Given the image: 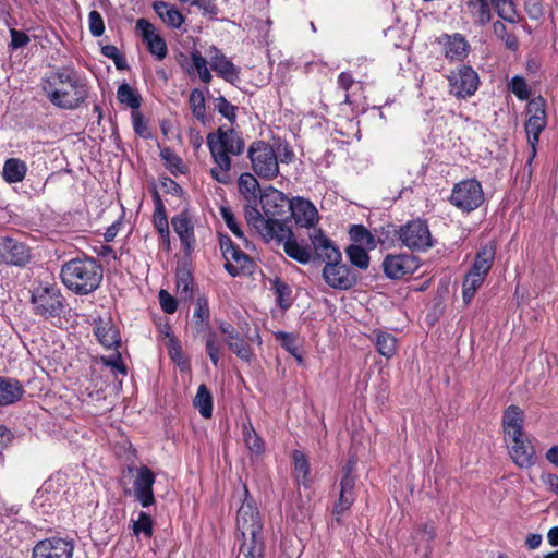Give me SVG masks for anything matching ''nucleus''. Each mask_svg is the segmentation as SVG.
<instances>
[{
    "label": "nucleus",
    "instance_id": "nucleus-38",
    "mask_svg": "<svg viewBox=\"0 0 558 558\" xmlns=\"http://www.w3.org/2000/svg\"><path fill=\"white\" fill-rule=\"evenodd\" d=\"M243 440L252 454L259 456L265 451V444L262 437L256 433L251 422L242 426Z\"/></svg>",
    "mask_w": 558,
    "mask_h": 558
},
{
    "label": "nucleus",
    "instance_id": "nucleus-41",
    "mask_svg": "<svg viewBox=\"0 0 558 558\" xmlns=\"http://www.w3.org/2000/svg\"><path fill=\"white\" fill-rule=\"evenodd\" d=\"M350 239L355 245L364 246L367 250L376 248V240L371 231L363 225H353L349 231Z\"/></svg>",
    "mask_w": 558,
    "mask_h": 558
},
{
    "label": "nucleus",
    "instance_id": "nucleus-62",
    "mask_svg": "<svg viewBox=\"0 0 558 558\" xmlns=\"http://www.w3.org/2000/svg\"><path fill=\"white\" fill-rule=\"evenodd\" d=\"M11 43L10 47L15 50L26 46L29 43V37L22 31L15 28L10 29Z\"/></svg>",
    "mask_w": 558,
    "mask_h": 558
},
{
    "label": "nucleus",
    "instance_id": "nucleus-31",
    "mask_svg": "<svg viewBox=\"0 0 558 558\" xmlns=\"http://www.w3.org/2000/svg\"><path fill=\"white\" fill-rule=\"evenodd\" d=\"M153 8L161 21L172 28H180L184 22L182 13L172 4L155 1Z\"/></svg>",
    "mask_w": 558,
    "mask_h": 558
},
{
    "label": "nucleus",
    "instance_id": "nucleus-54",
    "mask_svg": "<svg viewBox=\"0 0 558 558\" xmlns=\"http://www.w3.org/2000/svg\"><path fill=\"white\" fill-rule=\"evenodd\" d=\"M160 157L171 173L183 172L182 159L172 149L168 147L161 149Z\"/></svg>",
    "mask_w": 558,
    "mask_h": 558
},
{
    "label": "nucleus",
    "instance_id": "nucleus-18",
    "mask_svg": "<svg viewBox=\"0 0 558 558\" xmlns=\"http://www.w3.org/2000/svg\"><path fill=\"white\" fill-rule=\"evenodd\" d=\"M155 473L146 465L136 470V476L133 482L135 499L143 508L153 506L156 502L153 486L155 484Z\"/></svg>",
    "mask_w": 558,
    "mask_h": 558
},
{
    "label": "nucleus",
    "instance_id": "nucleus-23",
    "mask_svg": "<svg viewBox=\"0 0 558 558\" xmlns=\"http://www.w3.org/2000/svg\"><path fill=\"white\" fill-rule=\"evenodd\" d=\"M279 243H282L284 253L292 259L300 264H307L311 260V251L307 246L300 245L292 232L288 228H282V231H277L276 238Z\"/></svg>",
    "mask_w": 558,
    "mask_h": 558
},
{
    "label": "nucleus",
    "instance_id": "nucleus-11",
    "mask_svg": "<svg viewBox=\"0 0 558 558\" xmlns=\"http://www.w3.org/2000/svg\"><path fill=\"white\" fill-rule=\"evenodd\" d=\"M291 201L281 191L269 187L264 194L260 195V204L264 215L277 225L286 226V219L289 217L291 209Z\"/></svg>",
    "mask_w": 558,
    "mask_h": 558
},
{
    "label": "nucleus",
    "instance_id": "nucleus-33",
    "mask_svg": "<svg viewBox=\"0 0 558 558\" xmlns=\"http://www.w3.org/2000/svg\"><path fill=\"white\" fill-rule=\"evenodd\" d=\"M27 173V165L19 158H9L4 161L2 177L7 183L22 182Z\"/></svg>",
    "mask_w": 558,
    "mask_h": 558
},
{
    "label": "nucleus",
    "instance_id": "nucleus-29",
    "mask_svg": "<svg viewBox=\"0 0 558 558\" xmlns=\"http://www.w3.org/2000/svg\"><path fill=\"white\" fill-rule=\"evenodd\" d=\"M24 393L19 380L10 377H0V407L17 402Z\"/></svg>",
    "mask_w": 558,
    "mask_h": 558
},
{
    "label": "nucleus",
    "instance_id": "nucleus-34",
    "mask_svg": "<svg viewBox=\"0 0 558 558\" xmlns=\"http://www.w3.org/2000/svg\"><path fill=\"white\" fill-rule=\"evenodd\" d=\"M243 542L240 551L245 558H264L265 543L263 533H251L242 537Z\"/></svg>",
    "mask_w": 558,
    "mask_h": 558
},
{
    "label": "nucleus",
    "instance_id": "nucleus-28",
    "mask_svg": "<svg viewBox=\"0 0 558 558\" xmlns=\"http://www.w3.org/2000/svg\"><path fill=\"white\" fill-rule=\"evenodd\" d=\"M523 411L517 405H509L502 416L505 439L520 437L523 434Z\"/></svg>",
    "mask_w": 558,
    "mask_h": 558
},
{
    "label": "nucleus",
    "instance_id": "nucleus-53",
    "mask_svg": "<svg viewBox=\"0 0 558 558\" xmlns=\"http://www.w3.org/2000/svg\"><path fill=\"white\" fill-rule=\"evenodd\" d=\"M509 89L520 100H527L531 96V89H530L525 78L520 75H515L511 78V81L509 83Z\"/></svg>",
    "mask_w": 558,
    "mask_h": 558
},
{
    "label": "nucleus",
    "instance_id": "nucleus-56",
    "mask_svg": "<svg viewBox=\"0 0 558 558\" xmlns=\"http://www.w3.org/2000/svg\"><path fill=\"white\" fill-rule=\"evenodd\" d=\"M215 107L218 112L228 119L231 123H234L236 120V110L238 108L228 101L223 96H219L215 100Z\"/></svg>",
    "mask_w": 558,
    "mask_h": 558
},
{
    "label": "nucleus",
    "instance_id": "nucleus-58",
    "mask_svg": "<svg viewBox=\"0 0 558 558\" xmlns=\"http://www.w3.org/2000/svg\"><path fill=\"white\" fill-rule=\"evenodd\" d=\"M88 28L94 37H99L105 32V22L101 14L93 10L88 14Z\"/></svg>",
    "mask_w": 558,
    "mask_h": 558
},
{
    "label": "nucleus",
    "instance_id": "nucleus-26",
    "mask_svg": "<svg viewBox=\"0 0 558 558\" xmlns=\"http://www.w3.org/2000/svg\"><path fill=\"white\" fill-rule=\"evenodd\" d=\"M289 217H293L300 227L311 228L317 221L318 213L310 201L296 197L291 201Z\"/></svg>",
    "mask_w": 558,
    "mask_h": 558
},
{
    "label": "nucleus",
    "instance_id": "nucleus-8",
    "mask_svg": "<svg viewBox=\"0 0 558 558\" xmlns=\"http://www.w3.org/2000/svg\"><path fill=\"white\" fill-rule=\"evenodd\" d=\"M401 243L411 251L424 252L433 246V238L426 221L416 219L401 226L398 231Z\"/></svg>",
    "mask_w": 558,
    "mask_h": 558
},
{
    "label": "nucleus",
    "instance_id": "nucleus-44",
    "mask_svg": "<svg viewBox=\"0 0 558 558\" xmlns=\"http://www.w3.org/2000/svg\"><path fill=\"white\" fill-rule=\"evenodd\" d=\"M206 332L205 347L211 363L217 367L221 357L222 342L219 340L217 332L209 329Z\"/></svg>",
    "mask_w": 558,
    "mask_h": 558
},
{
    "label": "nucleus",
    "instance_id": "nucleus-59",
    "mask_svg": "<svg viewBox=\"0 0 558 558\" xmlns=\"http://www.w3.org/2000/svg\"><path fill=\"white\" fill-rule=\"evenodd\" d=\"M131 116L134 132L143 138H148L150 136V132L144 116L138 110L132 111Z\"/></svg>",
    "mask_w": 558,
    "mask_h": 558
},
{
    "label": "nucleus",
    "instance_id": "nucleus-20",
    "mask_svg": "<svg viewBox=\"0 0 558 558\" xmlns=\"http://www.w3.org/2000/svg\"><path fill=\"white\" fill-rule=\"evenodd\" d=\"M136 29L141 32L148 51L157 60H163L168 53L167 45L165 39L156 33L155 26L146 19H138L136 21Z\"/></svg>",
    "mask_w": 558,
    "mask_h": 558
},
{
    "label": "nucleus",
    "instance_id": "nucleus-47",
    "mask_svg": "<svg viewBox=\"0 0 558 558\" xmlns=\"http://www.w3.org/2000/svg\"><path fill=\"white\" fill-rule=\"evenodd\" d=\"M367 251L368 250L366 247L355 244H351L345 248L350 263L362 270L367 269L369 266V256Z\"/></svg>",
    "mask_w": 558,
    "mask_h": 558
},
{
    "label": "nucleus",
    "instance_id": "nucleus-17",
    "mask_svg": "<svg viewBox=\"0 0 558 558\" xmlns=\"http://www.w3.org/2000/svg\"><path fill=\"white\" fill-rule=\"evenodd\" d=\"M505 441L509 444V454L517 466L529 469L536 463L534 446L524 434L520 437H508Z\"/></svg>",
    "mask_w": 558,
    "mask_h": 558
},
{
    "label": "nucleus",
    "instance_id": "nucleus-57",
    "mask_svg": "<svg viewBox=\"0 0 558 558\" xmlns=\"http://www.w3.org/2000/svg\"><path fill=\"white\" fill-rule=\"evenodd\" d=\"M101 53L111 59L118 70H125L128 63L125 58L121 54L119 49L113 45H106L101 48Z\"/></svg>",
    "mask_w": 558,
    "mask_h": 558
},
{
    "label": "nucleus",
    "instance_id": "nucleus-32",
    "mask_svg": "<svg viewBox=\"0 0 558 558\" xmlns=\"http://www.w3.org/2000/svg\"><path fill=\"white\" fill-rule=\"evenodd\" d=\"M94 333L98 341L107 349H111L120 344L119 332L113 327L111 320L99 319L96 322Z\"/></svg>",
    "mask_w": 558,
    "mask_h": 558
},
{
    "label": "nucleus",
    "instance_id": "nucleus-63",
    "mask_svg": "<svg viewBox=\"0 0 558 558\" xmlns=\"http://www.w3.org/2000/svg\"><path fill=\"white\" fill-rule=\"evenodd\" d=\"M272 289H274L277 298L279 299L280 305L282 307H287L288 305H283L282 301H283L284 298L290 296V294H291L290 287L287 283H284L283 281H281L280 279L277 278L272 282Z\"/></svg>",
    "mask_w": 558,
    "mask_h": 558
},
{
    "label": "nucleus",
    "instance_id": "nucleus-40",
    "mask_svg": "<svg viewBox=\"0 0 558 558\" xmlns=\"http://www.w3.org/2000/svg\"><path fill=\"white\" fill-rule=\"evenodd\" d=\"M194 407L198 410L204 418H209L213 415V396L206 385L198 386L196 396L193 401Z\"/></svg>",
    "mask_w": 558,
    "mask_h": 558
},
{
    "label": "nucleus",
    "instance_id": "nucleus-10",
    "mask_svg": "<svg viewBox=\"0 0 558 558\" xmlns=\"http://www.w3.org/2000/svg\"><path fill=\"white\" fill-rule=\"evenodd\" d=\"M220 250L226 260L225 269L232 276L238 277L242 274L250 272L253 267L252 258L240 250L228 235H220Z\"/></svg>",
    "mask_w": 558,
    "mask_h": 558
},
{
    "label": "nucleus",
    "instance_id": "nucleus-13",
    "mask_svg": "<svg viewBox=\"0 0 558 558\" xmlns=\"http://www.w3.org/2000/svg\"><path fill=\"white\" fill-rule=\"evenodd\" d=\"M245 499L238 510L236 515V529L241 533L242 537H246L247 534L259 533L263 531V523L259 511L252 497L248 496V490L244 486Z\"/></svg>",
    "mask_w": 558,
    "mask_h": 558
},
{
    "label": "nucleus",
    "instance_id": "nucleus-42",
    "mask_svg": "<svg viewBox=\"0 0 558 558\" xmlns=\"http://www.w3.org/2000/svg\"><path fill=\"white\" fill-rule=\"evenodd\" d=\"M117 98L132 111L138 110L142 104L141 95L125 82L118 87Z\"/></svg>",
    "mask_w": 558,
    "mask_h": 558
},
{
    "label": "nucleus",
    "instance_id": "nucleus-35",
    "mask_svg": "<svg viewBox=\"0 0 558 558\" xmlns=\"http://www.w3.org/2000/svg\"><path fill=\"white\" fill-rule=\"evenodd\" d=\"M209 315L210 312L207 299L204 296L198 298L193 313V326L197 333L213 329L209 326Z\"/></svg>",
    "mask_w": 558,
    "mask_h": 558
},
{
    "label": "nucleus",
    "instance_id": "nucleus-12",
    "mask_svg": "<svg viewBox=\"0 0 558 558\" xmlns=\"http://www.w3.org/2000/svg\"><path fill=\"white\" fill-rule=\"evenodd\" d=\"M435 44L439 47L440 53L449 62H463L471 50V46L464 35L460 33H444L436 37Z\"/></svg>",
    "mask_w": 558,
    "mask_h": 558
},
{
    "label": "nucleus",
    "instance_id": "nucleus-37",
    "mask_svg": "<svg viewBox=\"0 0 558 558\" xmlns=\"http://www.w3.org/2000/svg\"><path fill=\"white\" fill-rule=\"evenodd\" d=\"M153 201L155 205V211L153 215L155 228L160 235L168 236L169 222L166 214V207L157 191L153 192Z\"/></svg>",
    "mask_w": 558,
    "mask_h": 558
},
{
    "label": "nucleus",
    "instance_id": "nucleus-48",
    "mask_svg": "<svg viewBox=\"0 0 558 558\" xmlns=\"http://www.w3.org/2000/svg\"><path fill=\"white\" fill-rule=\"evenodd\" d=\"M189 105L195 119L205 124L206 122V106L204 93L194 88L189 97Z\"/></svg>",
    "mask_w": 558,
    "mask_h": 558
},
{
    "label": "nucleus",
    "instance_id": "nucleus-3",
    "mask_svg": "<svg viewBox=\"0 0 558 558\" xmlns=\"http://www.w3.org/2000/svg\"><path fill=\"white\" fill-rule=\"evenodd\" d=\"M60 278L70 291L77 295H87L100 287L104 269L94 257H77L62 265Z\"/></svg>",
    "mask_w": 558,
    "mask_h": 558
},
{
    "label": "nucleus",
    "instance_id": "nucleus-30",
    "mask_svg": "<svg viewBox=\"0 0 558 558\" xmlns=\"http://www.w3.org/2000/svg\"><path fill=\"white\" fill-rule=\"evenodd\" d=\"M495 255V245L492 243L485 244L476 253L474 263L472 264L469 271L486 277L493 266Z\"/></svg>",
    "mask_w": 558,
    "mask_h": 558
},
{
    "label": "nucleus",
    "instance_id": "nucleus-4",
    "mask_svg": "<svg viewBox=\"0 0 558 558\" xmlns=\"http://www.w3.org/2000/svg\"><path fill=\"white\" fill-rule=\"evenodd\" d=\"M31 303L35 315L45 319L61 317L66 301L61 290L56 284H40L33 289Z\"/></svg>",
    "mask_w": 558,
    "mask_h": 558
},
{
    "label": "nucleus",
    "instance_id": "nucleus-50",
    "mask_svg": "<svg viewBox=\"0 0 558 558\" xmlns=\"http://www.w3.org/2000/svg\"><path fill=\"white\" fill-rule=\"evenodd\" d=\"M153 527H154V522H153L151 517L144 511H141L138 513V517L136 520H132V530H133L134 535L137 537L142 534L144 537L150 538L154 533Z\"/></svg>",
    "mask_w": 558,
    "mask_h": 558
},
{
    "label": "nucleus",
    "instance_id": "nucleus-19",
    "mask_svg": "<svg viewBox=\"0 0 558 558\" xmlns=\"http://www.w3.org/2000/svg\"><path fill=\"white\" fill-rule=\"evenodd\" d=\"M383 268L388 278L400 279L412 275L418 268V262L415 256L409 254L387 255Z\"/></svg>",
    "mask_w": 558,
    "mask_h": 558
},
{
    "label": "nucleus",
    "instance_id": "nucleus-49",
    "mask_svg": "<svg viewBox=\"0 0 558 558\" xmlns=\"http://www.w3.org/2000/svg\"><path fill=\"white\" fill-rule=\"evenodd\" d=\"M239 191L246 199H256L259 184L257 179L251 173H242L238 180Z\"/></svg>",
    "mask_w": 558,
    "mask_h": 558
},
{
    "label": "nucleus",
    "instance_id": "nucleus-9",
    "mask_svg": "<svg viewBox=\"0 0 558 558\" xmlns=\"http://www.w3.org/2000/svg\"><path fill=\"white\" fill-rule=\"evenodd\" d=\"M447 80L449 82L450 94L461 99H466L473 96L480 85V78L476 71L472 66L465 64L452 70L448 74Z\"/></svg>",
    "mask_w": 558,
    "mask_h": 558
},
{
    "label": "nucleus",
    "instance_id": "nucleus-16",
    "mask_svg": "<svg viewBox=\"0 0 558 558\" xmlns=\"http://www.w3.org/2000/svg\"><path fill=\"white\" fill-rule=\"evenodd\" d=\"M355 482L356 477L354 475H350V470L340 481L339 496L332 507L333 520L339 525L343 524L342 515L350 510L356 499Z\"/></svg>",
    "mask_w": 558,
    "mask_h": 558
},
{
    "label": "nucleus",
    "instance_id": "nucleus-15",
    "mask_svg": "<svg viewBox=\"0 0 558 558\" xmlns=\"http://www.w3.org/2000/svg\"><path fill=\"white\" fill-rule=\"evenodd\" d=\"M74 542L71 538L49 537L33 548V558H72Z\"/></svg>",
    "mask_w": 558,
    "mask_h": 558
},
{
    "label": "nucleus",
    "instance_id": "nucleus-51",
    "mask_svg": "<svg viewBox=\"0 0 558 558\" xmlns=\"http://www.w3.org/2000/svg\"><path fill=\"white\" fill-rule=\"evenodd\" d=\"M193 277L189 270H179L177 274V292L182 300L192 299Z\"/></svg>",
    "mask_w": 558,
    "mask_h": 558
},
{
    "label": "nucleus",
    "instance_id": "nucleus-25",
    "mask_svg": "<svg viewBox=\"0 0 558 558\" xmlns=\"http://www.w3.org/2000/svg\"><path fill=\"white\" fill-rule=\"evenodd\" d=\"M315 254L325 265L332 262H341L342 256L339 248L328 239L322 230L314 231L310 235Z\"/></svg>",
    "mask_w": 558,
    "mask_h": 558
},
{
    "label": "nucleus",
    "instance_id": "nucleus-5",
    "mask_svg": "<svg viewBox=\"0 0 558 558\" xmlns=\"http://www.w3.org/2000/svg\"><path fill=\"white\" fill-rule=\"evenodd\" d=\"M545 108L546 100L541 96L531 99L526 106L529 119L525 123V132L527 135V143L531 146V153L524 170H527L529 177L532 175V162L537 153L539 135L547 124Z\"/></svg>",
    "mask_w": 558,
    "mask_h": 558
},
{
    "label": "nucleus",
    "instance_id": "nucleus-39",
    "mask_svg": "<svg viewBox=\"0 0 558 558\" xmlns=\"http://www.w3.org/2000/svg\"><path fill=\"white\" fill-rule=\"evenodd\" d=\"M375 344L377 351L385 357L390 359L397 352V339L392 333L375 330Z\"/></svg>",
    "mask_w": 558,
    "mask_h": 558
},
{
    "label": "nucleus",
    "instance_id": "nucleus-55",
    "mask_svg": "<svg viewBox=\"0 0 558 558\" xmlns=\"http://www.w3.org/2000/svg\"><path fill=\"white\" fill-rule=\"evenodd\" d=\"M220 215H221L223 221L226 222L227 227L229 228V230L238 239L246 241V239L244 238V233L241 230V228L239 227L232 210L229 207L221 206L220 207Z\"/></svg>",
    "mask_w": 558,
    "mask_h": 558
},
{
    "label": "nucleus",
    "instance_id": "nucleus-60",
    "mask_svg": "<svg viewBox=\"0 0 558 558\" xmlns=\"http://www.w3.org/2000/svg\"><path fill=\"white\" fill-rule=\"evenodd\" d=\"M161 310L167 314H173L178 308V301L168 291L160 290L158 294Z\"/></svg>",
    "mask_w": 558,
    "mask_h": 558
},
{
    "label": "nucleus",
    "instance_id": "nucleus-1",
    "mask_svg": "<svg viewBox=\"0 0 558 558\" xmlns=\"http://www.w3.org/2000/svg\"><path fill=\"white\" fill-rule=\"evenodd\" d=\"M49 101L58 108L73 110L88 97L86 80L73 66L58 68L43 86Z\"/></svg>",
    "mask_w": 558,
    "mask_h": 558
},
{
    "label": "nucleus",
    "instance_id": "nucleus-14",
    "mask_svg": "<svg viewBox=\"0 0 558 558\" xmlns=\"http://www.w3.org/2000/svg\"><path fill=\"white\" fill-rule=\"evenodd\" d=\"M325 282L337 290H350L357 282V275L341 262L328 263L324 266Z\"/></svg>",
    "mask_w": 558,
    "mask_h": 558
},
{
    "label": "nucleus",
    "instance_id": "nucleus-22",
    "mask_svg": "<svg viewBox=\"0 0 558 558\" xmlns=\"http://www.w3.org/2000/svg\"><path fill=\"white\" fill-rule=\"evenodd\" d=\"M0 255L7 264L14 266H25L31 259L29 248L11 238L0 240Z\"/></svg>",
    "mask_w": 558,
    "mask_h": 558
},
{
    "label": "nucleus",
    "instance_id": "nucleus-27",
    "mask_svg": "<svg viewBox=\"0 0 558 558\" xmlns=\"http://www.w3.org/2000/svg\"><path fill=\"white\" fill-rule=\"evenodd\" d=\"M174 232L178 234L183 250L190 252L195 245L194 226L189 217L187 211H182L171 219Z\"/></svg>",
    "mask_w": 558,
    "mask_h": 558
},
{
    "label": "nucleus",
    "instance_id": "nucleus-2",
    "mask_svg": "<svg viewBox=\"0 0 558 558\" xmlns=\"http://www.w3.org/2000/svg\"><path fill=\"white\" fill-rule=\"evenodd\" d=\"M207 146L215 167L210 169L214 180L221 184L231 182V157L240 156L245 150V142L242 135L233 128L219 126L216 132L207 135Z\"/></svg>",
    "mask_w": 558,
    "mask_h": 558
},
{
    "label": "nucleus",
    "instance_id": "nucleus-7",
    "mask_svg": "<svg viewBox=\"0 0 558 558\" xmlns=\"http://www.w3.org/2000/svg\"><path fill=\"white\" fill-rule=\"evenodd\" d=\"M484 199L482 184L476 179H466L456 183L449 197L450 204L464 213L477 209Z\"/></svg>",
    "mask_w": 558,
    "mask_h": 558
},
{
    "label": "nucleus",
    "instance_id": "nucleus-64",
    "mask_svg": "<svg viewBox=\"0 0 558 558\" xmlns=\"http://www.w3.org/2000/svg\"><path fill=\"white\" fill-rule=\"evenodd\" d=\"M190 4L197 5L205 13L210 15H217L218 13V8L213 0H193Z\"/></svg>",
    "mask_w": 558,
    "mask_h": 558
},
{
    "label": "nucleus",
    "instance_id": "nucleus-6",
    "mask_svg": "<svg viewBox=\"0 0 558 558\" xmlns=\"http://www.w3.org/2000/svg\"><path fill=\"white\" fill-rule=\"evenodd\" d=\"M252 169L264 180H272L279 174V162L272 146L264 141L253 142L247 150Z\"/></svg>",
    "mask_w": 558,
    "mask_h": 558
},
{
    "label": "nucleus",
    "instance_id": "nucleus-36",
    "mask_svg": "<svg viewBox=\"0 0 558 558\" xmlns=\"http://www.w3.org/2000/svg\"><path fill=\"white\" fill-rule=\"evenodd\" d=\"M292 460L294 462V474L298 483L308 487L311 484V468L306 456L300 450H293Z\"/></svg>",
    "mask_w": 558,
    "mask_h": 558
},
{
    "label": "nucleus",
    "instance_id": "nucleus-45",
    "mask_svg": "<svg viewBox=\"0 0 558 558\" xmlns=\"http://www.w3.org/2000/svg\"><path fill=\"white\" fill-rule=\"evenodd\" d=\"M498 16L506 22L517 23L519 14L512 0H490Z\"/></svg>",
    "mask_w": 558,
    "mask_h": 558
},
{
    "label": "nucleus",
    "instance_id": "nucleus-43",
    "mask_svg": "<svg viewBox=\"0 0 558 558\" xmlns=\"http://www.w3.org/2000/svg\"><path fill=\"white\" fill-rule=\"evenodd\" d=\"M485 278L486 277L482 275L468 271L462 283V298L465 304H469L472 301Z\"/></svg>",
    "mask_w": 558,
    "mask_h": 558
},
{
    "label": "nucleus",
    "instance_id": "nucleus-61",
    "mask_svg": "<svg viewBox=\"0 0 558 558\" xmlns=\"http://www.w3.org/2000/svg\"><path fill=\"white\" fill-rule=\"evenodd\" d=\"M276 339L280 340L281 347L286 349L291 355H295L298 349L296 338L292 333L279 331L276 333Z\"/></svg>",
    "mask_w": 558,
    "mask_h": 558
},
{
    "label": "nucleus",
    "instance_id": "nucleus-21",
    "mask_svg": "<svg viewBox=\"0 0 558 558\" xmlns=\"http://www.w3.org/2000/svg\"><path fill=\"white\" fill-rule=\"evenodd\" d=\"M209 64L213 71L225 81L235 85L240 81V69L228 59L218 48L211 46L208 50Z\"/></svg>",
    "mask_w": 558,
    "mask_h": 558
},
{
    "label": "nucleus",
    "instance_id": "nucleus-24",
    "mask_svg": "<svg viewBox=\"0 0 558 558\" xmlns=\"http://www.w3.org/2000/svg\"><path fill=\"white\" fill-rule=\"evenodd\" d=\"M245 219L266 241L274 240L277 231H282L281 225L269 220L265 215L263 216L256 206L245 208Z\"/></svg>",
    "mask_w": 558,
    "mask_h": 558
},
{
    "label": "nucleus",
    "instance_id": "nucleus-52",
    "mask_svg": "<svg viewBox=\"0 0 558 558\" xmlns=\"http://www.w3.org/2000/svg\"><path fill=\"white\" fill-rule=\"evenodd\" d=\"M227 345L243 361L250 362L252 359L251 345L240 337L233 338L232 340H226Z\"/></svg>",
    "mask_w": 558,
    "mask_h": 558
},
{
    "label": "nucleus",
    "instance_id": "nucleus-46",
    "mask_svg": "<svg viewBox=\"0 0 558 558\" xmlns=\"http://www.w3.org/2000/svg\"><path fill=\"white\" fill-rule=\"evenodd\" d=\"M191 61L192 65L191 69H187V73L191 74L192 71L197 72L199 80L208 84L210 83L213 76L207 68V60L202 56V53L198 50H193L191 52Z\"/></svg>",
    "mask_w": 558,
    "mask_h": 558
}]
</instances>
